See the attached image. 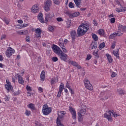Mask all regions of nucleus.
<instances>
[{
    "instance_id": "e433bc0d",
    "label": "nucleus",
    "mask_w": 126,
    "mask_h": 126,
    "mask_svg": "<svg viewBox=\"0 0 126 126\" xmlns=\"http://www.w3.org/2000/svg\"><path fill=\"white\" fill-rule=\"evenodd\" d=\"M105 46H106L105 42H102L99 45V47L100 49H103V48H105Z\"/></svg>"
},
{
    "instance_id": "bb28decb",
    "label": "nucleus",
    "mask_w": 126,
    "mask_h": 126,
    "mask_svg": "<svg viewBox=\"0 0 126 126\" xmlns=\"http://www.w3.org/2000/svg\"><path fill=\"white\" fill-rule=\"evenodd\" d=\"M113 55H114V56H116V58H117V59H120V56H119V49H117L116 51H113Z\"/></svg>"
},
{
    "instance_id": "4be33fe9",
    "label": "nucleus",
    "mask_w": 126,
    "mask_h": 126,
    "mask_svg": "<svg viewBox=\"0 0 126 126\" xmlns=\"http://www.w3.org/2000/svg\"><path fill=\"white\" fill-rule=\"evenodd\" d=\"M60 114H61L60 115L58 114V118L59 119H63V116H64V115H65L66 113H65V111H62L60 112Z\"/></svg>"
},
{
    "instance_id": "9b49d317",
    "label": "nucleus",
    "mask_w": 126,
    "mask_h": 126,
    "mask_svg": "<svg viewBox=\"0 0 126 126\" xmlns=\"http://www.w3.org/2000/svg\"><path fill=\"white\" fill-rule=\"evenodd\" d=\"M14 53V50L11 48H10L7 50L6 56L8 57V58H10L12 54H13Z\"/></svg>"
},
{
    "instance_id": "aec40b11",
    "label": "nucleus",
    "mask_w": 126,
    "mask_h": 126,
    "mask_svg": "<svg viewBox=\"0 0 126 126\" xmlns=\"http://www.w3.org/2000/svg\"><path fill=\"white\" fill-rule=\"evenodd\" d=\"M74 1L77 7H80V4H81V0H74Z\"/></svg>"
},
{
    "instance_id": "5fc2aeb1",
    "label": "nucleus",
    "mask_w": 126,
    "mask_h": 126,
    "mask_svg": "<svg viewBox=\"0 0 126 126\" xmlns=\"http://www.w3.org/2000/svg\"><path fill=\"white\" fill-rule=\"evenodd\" d=\"M57 21H58V22H61L62 21H63V18H61V17L57 18Z\"/></svg>"
},
{
    "instance_id": "680f3d73",
    "label": "nucleus",
    "mask_w": 126,
    "mask_h": 126,
    "mask_svg": "<svg viewBox=\"0 0 126 126\" xmlns=\"http://www.w3.org/2000/svg\"><path fill=\"white\" fill-rule=\"evenodd\" d=\"M66 87L67 88H68L69 90H70V89H71V88H70V86H69V83L68 82H67L66 85Z\"/></svg>"
},
{
    "instance_id": "7c9ffc66",
    "label": "nucleus",
    "mask_w": 126,
    "mask_h": 126,
    "mask_svg": "<svg viewBox=\"0 0 126 126\" xmlns=\"http://www.w3.org/2000/svg\"><path fill=\"white\" fill-rule=\"evenodd\" d=\"M28 108L31 109V110H35V106L33 103H30L28 105Z\"/></svg>"
},
{
    "instance_id": "e2e57ef3",
    "label": "nucleus",
    "mask_w": 126,
    "mask_h": 126,
    "mask_svg": "<svg viewBox=\"0 0 126 126\" xmlns=\"http://www.w3.org/2000/svg\"><path fill=\"white\" fill-rule=\"evenodd\" d=\"M28 26V24H24L23 25L21 26V28H23V27H27Z\"/></svg>"
},
{
    "instance_id": "2eb2a0df",
    "label": "nucleus",
    "mask_w": 126,
    "mask_h": 126,
    "mask_svg": "<svg viewBox=\"0 0 126 126\" xmlns=\"http://www.w3.org/2000/svg\"><path fill=\"white\" fill-rule=\"evenodd\" d=\"M16 76L18 77V82L20 84H23L24 83V80H23V78L21 77L19 74H17Z\"/></svg>"
},
{
    "instance_id": "4c0bfd02",
    "label": "nucleus",
    "mask_w": 126,
    "mask_h": 126,
    "mask_svg": "<svg viewBox=\"0 0 126 126\" xmlns=\"http://www.w3.org/2000/svg\"><path fill=\"white\" fill-rule=\"evenodd\" d=\"M84 82L85 86V85H87L88 84L90 83V81H89L87 79H85L84 80Z\"/></svg>"
},
{
    "instance_id": "9d476101",
    "label": "nucleus",
    "mask_w": 126,
    "mask_h": 126,
    "mask_svg": "<svg viewBox=\"0 0 126 126\" xmlns=\"http://www.w3.org/2000/svg\"><path fill=\"white\" fill-rule=\"evenodd\" d=\"M36 34H35V38L41 39V34H42V30L37 28L35 30Z\"/></svg>"
},
{
    "instance_id": "6e6d98bb",
    "label": "nucleus",
    "mask_w": 126,
    "mask_h": 126,
    "mask_svg": "<svg viewBox=\"0 0 126 126\" xmlns=\"http://www.w3.org/2000/svg\"><path fill=\"white\" fill-rule=\"evenodd\" d=\"M116 11H117V12H122L123 11V9H120L119 8H116Z\"/></svg>"
},
{
    "instance_id": "f03ea898",
    "label": "nucleus",
    "mask_w": 126,
    "mask_h": 126,
    "mask_svg": "<svg viewBox=\"0 0 126 126\" xmlns=\"http://www.w3.org/2000/svg\"><path fill=\"white\" fill-rule=\"evenodd\" d=\"M112 115H113L114 118H117V117H119V116H121V115L120 114H117V112H114L113 110L112 111L109 110L106 111V113L104 114V118H105V119H107L109 122L113 121V119H112Z\"/></svg>"
},
{
    "instance_id": "338daca9",
    "label": "nucleus",
    "mask_w": 126,
    "mask_h": 126,
    "mask_svg": "<svg viewBox=\"0 0 126 126\" xmlns=\"http://www.w3.org/2000/svg\"><path fill=\"white\" fill-rule=\"evenodd\" d=\"M69 90L70 91L71 94H74V91L72 90V89H70Z\"/></svg>"
},
{
    "instance_id": "c9c22d12",
    "label": "nucleus",
    "mask_w": 126,
    "mask_h": 126,
    "mask_svg": "<svg viewBox=\"0 0 126 126\" xmlns=\"http://www.w3.org/2000/svg\"><path fill=\"white\" fill-rule=\"evenodd\" d=\"M78 120L79 122H81L82 121V115L80 113H78Z\"/></svg>"
},
{
    "instance_id": "c756f323",
    "label": "nucleus",
    "mask_w": 126,
    "mask_h": 126,
    "mask_svg": "<svg viewBox=\"0 0 126 126\" xmlns=\"http://www.w3.org/2000/svg\"><path fill=\"white\" fill-rule=\"evenodd\" d=\"M123 34H124V32H122V31L120 30V29H118V32L116 33L117 36H118V37H120V36H122L123 35Z\"/></svg>"
},
{
    "instance_id": "ddd939ff",
    "label": "nucleus",
    "mask_w": 126,
    "mask_h": 126,
    "mask_svg": "<svg viewBox=\"0 0 126 126\" xmlns=\"http://www.w3.org/2000/svg\"><path fill=\"white\" fill-rule=\"evenodd\" d=\"M70 35L72 38V41L74 42L76 38V32H75V31H71L70 32Z\"/></svg>"
},
{
    "instance_id": "13d9d810",
    "label": "nucleus",
    "mask_w": 126,
    "mask_h": 126,
    "mask_svg": "<svg viewBox=\"0 0 126 126\" xmlns=\"http://www.w3.org/2000/svg\"><path fill=\"white\" fill-rule=\"evenodd\" d=\"M116 47V42H113L111 46L112 49H114Z\"/></svg>"
},
{
    "instance_id": "58836bf2",
    "label": "nucleus",
    "mask_w": 126,
    "mask_h": 126,
    "mask_svg": "<svg viewBox=\"0 0 126 126\" xmlns=\"http://www.w3.org/2000/svg\"><path fill=\"white\" fill-rule=\"evenodd\" d=\"M26 116H30L31 115V111L26 110V112L25 113Z\"/></svg>"
},
{
    "instance_id": "ea45409f",
    "label": "nucleus",
    "mask_w": 126,
    "mask_h": 126,
    "mask_svg": "<svg viewBox=\"0 0 126 126\" xmlns=\"http://www.w3.org/2000/svg\"><path fill=\"white\" fill-rule=\"evenodd\" d=\"M94 55L95 57V59H99V55H98V51L96 52H94Z\"/></svg>"
},
{
    "instance_id": "a878e982",
    "label": "nucleus",
    "mask_w": 126,
    "mask_h": 126,
    "mask_svg": "<svg viewBox=\"0 0 126 126\" xmlns=\"http://www.w3.org/2000/svg\"><path fill=\"white\" fill-rule=\"evenodd\" d=\"M57 126H64L63 124H62L61 122V121L60 120V118H57V122H56Z\"/></svg>"
},
{
    "instance_id": "5701e85b",
    "label": "nucleus",
    "mask_w": 126,
    "mask_h": 126,
    "mask_svg": "<svg viewBox=\"0 0 126 126\" xmlns=\"http://www.w3.org/2000/svg\"><path fill=\"white\" fill-rule=\"evenodd\" d=\"M106 56L107 57V59L109 62V63H113V59H112V57L109 54H106Z\"/></svg>"
},
{
    "instance_id": "0eeeda50",
    "label": "nucleus",
    "mask_w": 126,
    "mask_h": 126,
    "mask_svg": "<svg viewBox=\"0 0 126 126\" xmlns=\"http://www.w3.org/2000/svg\"><path fill=\"white\" fill-rule=\"evenodd\" d=\"M52 49L53 50L54 53L58 55V56L62 53V50L59 47V46L54 44L52 47Z\"/></svg>"
},
{
    "instance_id": "6ab92c4d",
    "label": "nucleus",
    "mask_w": 126,
    "mask_h": 126,
    "mask_svg": "<svg viewBox=\"0 0 126 126\" xmlns=\"http://www.w3.org/2000/svg\"><path fill=\"white\" fill-rule=\"evenodd\" d=\"M98 33L100 36H103V37H106V35L105 34V32L104 30L100 29L98 31Z\"/></svg>"
},
{
    "instance_id": "3c124183",
    "label": "nucleus",
    "mask_w": 126,
    "mask_h": 126,
    "mask_svg": "<svg viewBox=\"0 0 126 126\" xmlns=\"http://www.w3.org/2000/svg\"><path fill=\"white\" fill-rule=\"evenodd\" d=\"M60 47L62 49V48H65L64 44H63V42L59 43Z\"/></svg>"
},
{
    "instance_id": "f8f14e48",
    "label": "nucleus",
    "mask_w": 126,
    "mask_h": 126,
    "mask_svg": "<svg viewBox=\"0 0 126 126\" xmlns=\"http://www.w3.org/2000/svg\"><path fill=\"white\" fill-rule=\"evenodd\" d=\"M6 83L7 84L5 85V88L7 90L8 92H9L10 90L12 91L13 88H12V86H11L10 82H8L7 80H6Z\"/></svg>"
},
{
    "instance_id": "f3484780",
    "label": "nucleus",
    "mask_w": 126,
    "mask_h": 126,
    "mask_svg": "<svg viewBox=\"0 0 126 126\" xmlns=\"http://www.w3.org/2000/svg\"><path fill=\"white\" fill-rule=\"evenodd\" d=\"M98 46V44H97V42L94 41L93 42L91 45V48L92 50H95L97 49V46Z\"/></svg>"
},
{
    "instance_id": "a19ab883",
    "label": "nucleus",
    "mask_w": 126,
    "mask_h": 126,
    "mask_svg": "<svg viewBox=\"0 0 126 126\" xmlns=\"http://www.w3.org/2000/svg\"><path fill=\"white\" fill-rule=\"evenodd\" d=\"M70 63L72 64V65H73L74 66H76L78 64V63L74 61H70Z\"/></svg>"
},
{
    "instance_id": "dca6fc26",
    "label": "nucleus",
    "mask_w": 126,
    "mask_h": 126,
    "mask_svg": "<svg viewBox=\"0 0 126 126\" xmlns=\"http://www.w3.org/2000/svg\"><path fill=\"white\" fill-rule=\"evenodd\" d=\"M37 18L38 19V20H39L40 22H41V23H44V18H43V14L42 13H39Z\"/></svg>"
},
{
    "instance_id": "8fccbe9b",
    "label": "nucleus",
    "mask_w": 126,
    "mask_h": 126,
    "mask_svg": "<svg viewBox=\"0 0 126 126\" xmlns=\"http://www.w3.org/2000/svg\"><path fill=\"white\" fill-rule=\"evenodd\" d=\"M111 23H115L116 22V19L115 18H112L110 19Z\"/></svg>"
},
{
    "instance_id": "412c9836",
    "label": "nucleus",
    "mask_w": 126,
    "mask_h": 126,
    "mask_svg": "<svg viewBox=\"0 0 126 126\" xmlns=\"http://www.w3.org/2000/svg\"><path fill=\"white\" fill-rule=\"evenodd\" d=\"M85 87L88 90L90 91L93 89V86H92V85L90 83H89L87 85H85Z\"/></svg>"
},
{
    "instance_id": "de8ad7c7",
    "label": "nucleus",
    "mask_w": 126,
    "mask_h": 126,
    "mask_svg": "<svg viewBox=\"0 0 126 126\" xmlns=\"http://www.w3.org/2000/svg\"><path fill=\"white\" fill-rule=\"evenodd\" d=\"M45 75H40V80L41 81H44L45 80Z\"/></svg>"
},
{
    "instance_id": "393cba45",
    "label": "nucleus",
    "mask_w": 126,
    "mask_h": 126,
    "mask_svg": "<svg viewBox=\"0 0 126 126\" xmlns=\"http://www.w3.org/2000/svg\"><path fill=\"white\" fill-rule=\"evenodd\" d=\"M59 80L57 78H53L51 79V84H55L56 82H58Z\"/></svg>"
},
{
    "instance_id": "473e14b6",
    "label": "nucleus",
    "mask_w": 126,
    "mask_h": 126,
    "mask_svg": "<svg viewBox=\"0 0 126 126\" xmlns=\"http://www.w3.org/2000/svg\"><path fill=\"white\" fill-rule=\"evenodd\" d=\"M2 20L7 25L9 24V20H8L6 17H4L3 19H2Z\"/></svg>"
},
{
    "instance_id": "bf43d9fd",
    "label": "nucleus",
    "mask_w": 126,
    "mask_h": 126,
    "mask_svg": "<svg viewBox=\"0 0 126 126\" xmlns=\"http://www.w3.org/2000/svg\"><path fill=\"white\" fill-rule=\"evenodd\" d=\"M62 49L63 50V52L65 53H67V50H66V49H65V47H63Z\"/></svg>"
},
{
    "instance_id": "774afa93",
    "label": "nucleus",
    "mask_w": 126,
    "mask_h": 126,
    "mask_svg": "<svg viewBox=\"0 0 126 126\" xmlns=\"http://www.w3.org/2000/svg\"><path fill=\"white\" fill-rule=\"evenodd\" d=\"M38 90L39 91H40V92H43V89L41 87L38 88Z\"/></svg>"
},
{
    "instance_id": "4468645a",
    "label": "nucleus",
    "mask_w": 126,
    "mask_h": 126,
    "mask_svg": "<svg viewBox=\"0 0 126 126\" xmlns=\"http://www.w3.org/2000/svg\"><path fill=\"white\" fill-rule=\"evenodd\" d=\"M32 11L33 13H37L39 11V7L37 5H34L32 8Z\"/></svg>"
},
{
    "instance_id": "c03bdc74",
    "label": "nucleus",
    "mask_w": 126,
    "mask_h": 126,
    "mask_svg": "<svg viewBox=\"0 0 126 126\" xmlns=\"http://www.w3.org/2000/svg\"><path fill=\"white\" fill-rule=\"evenodd\" d=\"M74 4L72 2H70L69 3V7H70V8H73V7H74Z\"/></svg>"
},
{
    "instance_id": "c85d7f7f",
    "label": "nucleus",
    "mask_w": 126,
    "mask_h": 126,
    "mask_svg": "<svg viewBox=\"0 0 126 126\" xmlns=\"http://www.w3.org/2000/svg\"><path fill=\"white\" fill-rule=\"evenodd\" d=\"M117 92L120 94V95H125V92H124V90H123V89H118Z\"/></svg>"
},
{
    "instance_id": "cd10ccee",
    "label": "nucleus",
    "mask_w": 126,
    "mask_h": 126,
    "mask_svg": "<svg viewBox=\"0 0 126 126\" xmlns=\"http://www.w3.org/2000/svg\"><path fill=\"white\" fill-rule=\"evenodd\" d=\"M79 114H83V115H85V114H86V107L81 109L80 111L79 112Z\"/></svg>"
},
{
    "instance_id": "f704fd0d",
    "label": "nucleus",
    "mask_w": 126,
    "mask_h": 126,
    "mask_svg": "<svg viewBox=\"0 0 126 126\" xmlns=\"http://www.w3.org/2000/svg\"><path fill=\"white\" fill-rule=\"evenodd\" d=\"M64 88V85H61L59 87V92H63V90Z\"/></svg>"
},
{
    "instance_id": "4d7b16f0",
    "label": "nucleus",
    "mask_w": 126,
    "mask_h": 126,
    "mask_svg": "<svg viewBox=\"0 0 126 126\" xmlns=\"http://www.w3.org/2000/svg\"><path fill=\"white\" fill-rule=\"evenodd\" d=\"M91 58H92V56H91V55H88L87 56L86 60L87 61H89V60H91Z\"/></svg>"
},
{
    "instance_id": "a211bd4d",
    "label": "nucleus",
    "mask_w": 126,
    "mask_h": 126,
    "mask_svg": "<svg viewBox=\"0 0 126 126\" xmlns=\"http://www.w3.org/2000/svg\"><path fill=\"white\" fill-rule=\"evenodd\" d=\"M118 29H120L123 33L126 31V27L122 25H119Z\"/></svg>"
},
{
    "instance_id": "37998d69",
    "label": "nucleus",
    "mask_w": 126,
    "mask_h": 126,
    "mask_svg": "<svg viewBox=\"0 0 126 126\" xmlns=\"http://www.w3.org/2000/svg\"><path fill=\"white\" fill-rule=\"evenodd\" d=\"M26 41L28 43H30L31 41L30 40V36H27L26 37Z\"/></svg>"
},
{
    "instance_id": "052dcab7",
    "label": "nucleus",
    "mask_w": 126,
    "mask_h": 126,
    "mask_svg": "<svg viewBox=\"0 0 126 126\" xmlns=\"http://www.w3.org/2000/svg\"><path fill=\"white\" fill-rule=\"evenodd\" d=\"M48 30L49 31H54V28L52 26H49L48 28Z\"/></svg>"
},
{
    "instance_id": "0e129e2a",
    "label": "nucleus",
    "mask_w": 126,
    "mask_h": 126,
    "mask_svg": "<svg viewBox=\"0 0 126 126\" xmlns=\"http://www.w3.org/2000/svg\"><path fill=\"white\" fill-rule=\"evenodd\" d=\"M61 95H62V92H58V94H57V97H58V98H60V97H61Z\"/></svg>"
},
{
    "instance_id": "2f4dec72",
    "label": "nucleus",
    "mask_w": 126,
    "mask_h": 126,
    "mask_svg": "<svg viewBox=\"0 0 126 126\" xmlns=\"http://www.w3.org/2000/svg\"><path fill=\"white\" fill-rule=\"evenodd\" d=\"M117 33H113L109 36V39H114L115 37H117Z\"/></svg>"
},
{
    "instance_id": "f257e3e1",
    "label": "nucleus",
    "mask_w": 126,
    "mask_h": 126,
    "mask_svg": "<svg viewBox=\"0 0 126 126\" xmlns=\"http://www.w3.org/2000/svg\"><path fill=\"white\" fill-rule=\"evenodd\" d=\"M89 28L87 27V25L85 24H81L80 26H79L77 30V34L79 37L85 35V33L88 31Z\"/></svg>"
},
{
    "instance_id": "49530a36",
    "label": "nucleus",
    "mask_w": 126,
    "mask_h": 126,
    "mask_svg": "<svg viewBox=\"0 0 126 126\" xmlns=\"http://www.w3.org/2000/svg\"><path fill=\"white\" fill-rule=\"evenodd\" d=\"M13 94L15 96H17V95H19V94H20V91L18 90L17 92H14Z\"/></svg>"
},
{
    "instance_id": "7ed1b4c3",
    "label": "nucleus",
    "mask_w": 126,
    "mask_h": 126,
    "mask_svg": "<svg viewBox=\"0 0 126 126\" xmlns=\"http://www.w3.org/2000/svg\"><path fill=\"white\" fill-rule=\"evenodd\" d=\"M42 113L45 116H48L52 112V108L49 107L47 104H45L43 106Z\"/></svg>"
},
{
    "instance_id": "69168bd1",
    "label": "nucleus",
    "mask_w": 126,
    "mask_h": 126,
    "mask_svg": "<svg viewBox=\"0 0 126 126\" xmlns=\"http://www.w3.org/2000/svg\"><path fill=\"white\" fill-rule=\"evenodd\" d=\"M93 24H94V25H95V26H97V25H98V23H97V21H96L95 20H94V23Z\"/></svg>"
},
{
    "instance_id": "09e8293b",
    "label": "nucleus",
    "mask_w": 126,
    "mask_h": 126,
    "mask_svg": "<svg viewBox=\"0 0 126 126\" xmlns=\"http://www.w3.org/2000/svg\"><path fill=\"white\" fill-rule=\"evenodd\" d=\"M26 89H27V91H30V92L32 91V88L30 86H27Z\"/></svg>"
},
{
    "instance_id": "72a5a7b5",
    "label": "nucleus",
    "mask_w": 126,
    "mask_h": 126,
    "mask_svg": "<svg viewBox=\"0 0 126 126\" xmlns=\"http://www.w3.org/2000/svg\"><path fill=\"white\" fill-rule=\"evenodd\" d=\"M67 24V28H69L71 26L70 24H71V20L68 19L66 21Z\"/></svg>"
},
{
    "instance_id": "864d4df0",
    "label": "nucleus",
    "mask_w": 126,
    "mask_h": 126,
    "mask_svg": "<svg viewBox=\"0 0 126 126\" xmlns=\"http://www.w3.org/2000/svg\"><path fill=\"white\" fill-rule=\"evenodd\" d=\"M111 77H116L117 76V73L115 72H113L111 75Z\"/></svg>"
},
{
    "instance_id": "b1692460",
    "label": "nucleus",
    "mask_w": 126,
    "mask_h": 126,
    "mask_svg": "<svg viewBox=\"0 0 126 126\" xmlns=\"http://www.w3.org/2000/svg\"><path fill=\"white\" fill-rule=\"evenodd\" d=\"M92 36L93 39L94 40V41H97L98 40H99V38L97 36V35L95 33H92Z\"/></svg>"
},
{
    "instance_id": "423d86ee",
    "label": "nucleus",
    "mask_w": 126,
    "mask_h": 126,
    "mask_svg": "<svg viewBox=\"0 0 126 126\" xmlns=\"http://www.w3.org/2000/svg\"><path fill=\"white\" fill-rule=\"evenodd\" d=\"M69 111L72 115V118L74 121H76V111L75 109L73 108L71 106L69 107Z\"/></svg>"
},
{
    "instance_id": "6e6552de",
    "label": "nucleus",
    "mask_w": 126,
    "mask_h": 126,
    "mask_svg": "<svg viewBox=\"0 0 126 126\" xmlns=\"http://www.w3.org/2000/svg\"><path fill=\"white\" fill-rule=\"evenodd\" d=\"M66 14L69 17V18H74V17H77L80 15V13L79 12H75L73 13H70L69 11L66 12Z\"/></svg>"
},
{
    "instance_id": "39448f33",
    "label": "nucleus",
    "mask_w": 126,
    "mask_h": 126,
    "mask_svg": "<svg viewBox=\"0 0 126 126\" xmlns=\"http://www.w3.org/2000/svg\"><path fill=\"white\" fill-rule=\"evenodd\" d=\"M51 6H52V0H46L44 2V10L47 12L50 11V7Z\"/></svg>"
},
{
    "instance_id": "603ef678",
    "label": "nucleus",
    "mask_w": 126,
    "mask_h": 126,
    "mask_svg": "<svg viewBox=\"0 0 126 126\" xmlns=\"http://www.w3.org/2000/svg\"><path fill=\"white\" fill-rule=\"evenodd\" d=\"M53 0V2L55 4H60V1L58 0Z\"/></svg>"
},
{
    "instance_id": "a18cd8bd",
    "label": "nucleus",
    "mask_w": 126,
    "mask_h": 126,
    "mask_svg": "<svg viewBox=\"0 0 126 126\" xmlns=\"http://www.w3.org/2000/svg\"><path fill=\"white\" fill-rule=\"evenodd\" d=\"M115 2L117 3V4H118V5L120 6V7H121V8H123V6H122L121 3L120 2V0H116Z\"/></svg>"
},
{
    "instance_id": "1a4fd4ad",
    "label": "nucleus",
    "mask_w": 126,
    "mask_h": 126,
    "mask_svg": "<svg viewBox=\"0 0 126 126\" xmlns=\"http://www.w3.org/2000/svg\"><path fill=\"white\" fill-rule=\"evenodd\" d=\"M61 61H63L64 62H66L67 60V55L61 51V54L59 55Z\"/></svg>"
},
{
    "instance_id": "79ce46f5",
    "label": "nucleus",
    "mask_w": 126,
    "mask_h": 126,
    "mask_svg": "<svg viewBox=\"0 0 126 126\" xmlns=\"http://www.w3.org/2000/svg\"><path fill=\"white\" fill-rule=\"evenodd\" d=\"M52 61L54 62H58V61H59V59H58V57H53L52 59Z\"/></svg>"
},
{
    "instance_id": "20e7f679",
    "label": "nucleus",
    "mask_w": 126,
    "mask_h": 126,
    "mask_svg": "<svg viewBox=\"0 0 126 126\" xmlns=\"http://www.w3.org/2000/svg\"><path fill=\"white\" fill-rule=\"evenodd\" d=\"M55 14L53 12H49L45 14V21L48 22V21H51L53 18L54 17Z\"/></svg>"
}]
</instances>
